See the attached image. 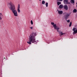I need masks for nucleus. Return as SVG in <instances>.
<instances>
[{
  "label": "nucleus",
  "instance_id": "obj_11",
  "mask_svg": "<svg viewBox=\"0 0 77 77\" xmlns=\"http://www.w3.org/2000/svg\"><path fill=\"white\" fill-rule=\"evenodd\" d=\"M59 8H60V9H62V8H63V5H59Z\"/></svg>",
  "mask_w": 77,
  "mask_h": 77
},
{
  "label": "nucleus",
  "instance_id": "obj_8",
  "mask_svg": "<svg viewBox=\"0 0 77 77\" xmlns=\"http://www.w3.org/2000/svg\"><path fill=\"white\" fill-rule=\"evenodd\" d=\"M63 8L65 10H68V6L67 5H65L64 6Z\"/></svg>",
  "mask_w": 77,
  "mask_h": 77
},
{
  "label": "nucleus",
  "instance_id": "obj_12",
  "mask_svg": "<svg viewBox=\"0 0 77 77\" xmlns=\"http://www.w3.org/2000/svg\"><path fill=\"white\" fill-rule=\"evenodd\" d=\"M77 33V29L76 30H75L74 32H73V35H75V33Z\"/></svg>",
  "mask_w": 77,
  "mask_h": 77
},
{
  "label": "nucleus",
  "instance_id": "obj_3",
  "mask_svg": "<svg viewBox=\"0 0 77 77\" xmlns=\"http://www.w3.org/2000/svg\"><path fill=\"white\" fill-rule=\"evenodd\" d=\"M54 27V29H56V30H57V32H59V34L60 35H64V34H65V33H63L62 32H59L58 30L59 29V28L57 27L56 26V24H55L54 25H53Z\"/></svg>",
  "mask_w": 77,
  "mask_h": 77
},
{
  "label": "nucleus",
  "instance_id": "obj_2",
  "mask_svg": "<svg viewBox=\"0 0 77 77\" xmlns=\"http://www.w3.org/2000/svg\"><path fill=\"white\" fill-rule=\"evenodd\" d=\"M9 5H10V9L11 11L15 10V6L14 4H13L12 2H10L9 3Z\"/></svg>",
  "mask_w": 77,
  "mask_h": 77
},
{
  "label": "nucleus",
  "instance_id": "obj_7",
  "mask_svg": "<svg viewBox=\"0 0 77 77\" xmlns=\"http://www.w3.org/2000/svg\"><path fill=\"white\" fill-rule=\"evenodd\" d=\"M68 0H64L63 2L65 5H67L68 4Z\"/></svg>",
  "mask_w": 77,
  "mask_h": 77
},
{
  "label": "nucleus",
  "instance_id": "obj_17",
  "mask_svg": "<svg viewBox=\"0 0 77 77\" xmlns=\"http://www.w3.org/2000/svg\"><path fill=\"white\" fill-rule=\"evenodd\" d=\"M72 25V22H71L70 23V24L69 25V27H71Z\"/></svg>",
  "mask_w": 77,
  "mask_h": 77
},
{
  "label": "nucleus",
  "instance_id": "obj_19",
  "mask_svg": "<svg viewBox=\"0 0 77 77\" xmlns=\"http://www.w3.org/2000/svg\"><path fill=\"white\" fill-rule=\"evenodd\" d=\"M76 29V28H73L72 29L73 31H74V32L75 31V29Z\"/></svg>",
  "mask_w": 77,
  "mask_h": 77
},
{
  "label": "nucleus",
  "instance_id": "obj_25",
  "mask_svg": "<svg viewBox=\"0 0 77 77\" xmlns=\"http://www.w3.org/2000/svg\"><path fill=\"white\" fill-rule=\"evenodd\" d=\"M67 4H70V2H67Z\"/></svg>",
  "mask_w": 77,
  "mask_h": 77
},
{
  "label": "nucleus",
  "instance_id": "obj_14",
  "mask_svg": "<svg viewBox=\"0 0 77 77\" xmlns=\"http://www.w3.org/2000/svg\"><path fill=\"white\" fill-rule=\"evenodd\" d=\"M73 13H76L77 12V10L76 9H74L73 11Z\"/></svg>",
  "mask_w": 77,
  "mask_h": 77
},
{
  "label": "nucleus",
  "instance_id": "obj_9",
  "mask_svg": "<svg viewBox=\"0 0 77 77\" xmlns=\"http://www.w3.org/2000/svg\"><path fill=\"white\" fill-rule=\"evenodd\" d=\"M3 18V14H2L0 13V20H2Z\"/></svg>",
  "mask_w": 77,
  "mask_h": 77
},
{
  "label": "nucleus",
  "instance_id": "obj_26",
  "mask_svg": "<svg viewBox=\"0 0 77 77\" xmlns=\"http://www.w3.org/2000/svg\"><path fill=\"white\" fill-rule=\"evenodd\" d=\"M5 59V58L4 57L3 59Z\"/></svg>",
  "mask_w": 77,
  "mask_h": 77
},
{
  "label": "nucleus",
  "instance_id": "obj_13",
  "mask_svg": "<svg viewBox=\"0 0 77 77\" xmlns=\"http://www.w3.org/2000/svg\"><path fill=\"white\" fill-rule=\"evenodd\" d=\"M74 0H71L70 2L71 3L73 4L74 3Z\"/></svg>",
  "mask_w": 77,
  "mask_h": 77
},
{
  "label": "nucleus",
  "instance_id": "obj_27",
  "mask_svg": "<svg viewBox=\"0 0 77 77\" xmlns=\"http://www.w3.org/2000/svg\"><path fill=\"white\" fill-rule=\"evenodd\" d=\"M39 0V1H40V2H41V0Z\"/></svg>",
  "mask_w": 77,
  "mask_h": 77
},
{
  "label": "nucleus",
  "instance_id": "obj_1",
  "mask_svg": "<svg viewBox=\"0 0 77 77\" xmlns=\"http://www.w3.org/2000/svg\"><path fill=\"white\" fill-rule=\"evenodd\" d=\"M36 35H37L36 32L34 33L33 32L32 33H31L29 36V42H27V43L29 44H32L31 42H32V43L36 42V41L35 36H36Z\"/></svg>",
  "mask_w": 77,
  "mask_h": 77
},
{
  "label": "nucleus",
  "instance_id": "obj_20",
  "mask_svg": "<svg viewBox=\"0 0 77 77\" xmlns=\"http://www.w3.org/2000/svg\"><path fill=\"white\" fill-rule=\"evenodd\" d=\"M31 23L32 25H33V21H32V20H31Z\"/></svg>",
  "mask_w": 77,
  "mask_h": 77
},
{
  "label": "nucleus",
  "instance_id": "obj_6",
  "mask_svg": "<svg viewBox=\"0 0 77 77\" xmlns=\"http://www.w3.org/2000/svg\"><path fill=\"white\" fill-rule=\"evenodd\" d=\"M69 14H67L65 15V19H66V21H67V18H68V17H69Z\"/></svg>",
  "mask_w": 77,
  "mask_h": 77
},
{
  "label": "nucleus",
  "instance_id": "obj_10",
  "mask_svg": "<svg viewBox=\"0 0 77 77\" xmlns=\"http://www.w3.org/2000/svg\"><path fill=\"white\" fill-rule=\"evenodd\" d=\"M58 13L59 15H61L63 14V11H58Z\"/></svg>",
  "mask_w": 77,
  "mask_h": 77
},
{
  "label": "nucleus",
  "instance_id": "obj_21",
  "mask_svg": "<svg viewBox=\"0 0 77 77\" xmlns=\"http://www.w3.org/2000/svg\"><path fill=\"white\" fill-rule=\"evenodd\" d=\"M51 24L52 25H54L55 24H54V23L53 22H51Z\"/></svg>",
  "mask_w": 77,
  "mask_h": 77
},
{
  "label": "nucleus",
  "instance_id": "obj_15",
  "mask_svg": "<svg viewBox=\"0 0 77 77\" xmlns=\"http://www.w3.org/2000/svg\"><path fill=\"white\" fill-rule=\"evenodd\" d=\"M61 4V2H57V5L58 6H59Z\"/></svg>",
  "mask_w": 77,
  "mask_h": 77
},
{
  "label": "nucleus",
  "instance_id": "obj_5",
  "mask_svg": "<svg viewBox=\"0 0 77 77\" xmlns=\"http://www.w3.org/2000/svg\"><path fill=\"white\" fill-rule=\"evenodd\" d=\"M20 4H18V7H17V12L19 13H20Z\"/></svg>",
  "mask_w": 77,
  "mask_h": 77
},
{
  "label": "nucleus",
  "instance_id": "obj_18",
  "mask_svg": "<svg viewBox=\"0 0 77 77\" xmlns=\"http://www.w3.org/2000/svg\"><path fill=\"white\" fill-rule=\"evenodd\" d=\"M48 3L47 2H46L45 4V5L46 6V7H48Z\"/></svg>",
  "mask_w": 77,
  "mask_h": 77
},
{
  "label": "nucleus",
  "instance_id": "obj_16",
  "mask_svg": "<svg viewBox=\"0 0 77 77\" xmlns=\"http://www.w3.org/2000/svg\"><path fill=\"white\" fill-rule=\"evenodd\" d=\"M45 1H42V5H44V4H45Z\"/></svg>",
  "mask_w": 77,
  "mask_h": 77
},
{
  "label": "nucleus",
  "instance_id": "obj_4",
  "mask_svg": "<svg viewBox=\"0 0 77 77\" xmlns=\"http://www.w3.org/2000/svg\"><path fill=\"white\" fill-rule=\"evenodd\" d=\"M13 13H14V16L16 17H17L18 16V14H17V10H12V11Z\"/></svg>",
  "mask_w": 77,
  "mask_h": 77
},
{
  "label": "nucleus",
  "instance_id": "obj_24",
  "mask_svg": "<svg viewBox=\"0 0 77 77\" xmlns=\"http://www.w3.org/2000/svg\"><path fill=\"white\" fill-rule=\"evenodd\" d=\"M57 1H60V2H62L63 1V0H57Z\"/></svg>",
  "mask_w": 77,
  "mask_h": 77
},
{
  "label": "nucleus",
  "instance_id": "obj_22",
  "mask_svg": "<svg viewBox=\"0 0 77 77\" xmlns=\"http://www.w3.org/2000/svg\"><path fill=\"white\" fill-rule=\"evenodd\" d=\"M67 21V23H69L70 22V21L69 20H68Z\"/></svg>",
  "mask_w": 77,
  "mask_h": 77
},
{
  "label": "nucleus",
  "instance_id": "obj_28",
  "mask_svg": "<svg viewBox=\"0 0 77 77\" xmlns=\"http://www.w3.org/2000/svg\"><path fill=\"white\" fill-rule=\"evenodd\" d=\"M60 36H61V35H60Z\"/></svg>",
  "mask_w": 77,
  "mask_h": 77
},
{
  "label": "nucleus",
  "instance_id": "obj_23",
  "mask_svg": "<svg viewBox=\"0 0 77 77\" xmlns=\"http://www.w3.org/2000/svg\"><path fill=\"white\" fill-rule=\"evenodd\" d=\"M30 28L32 30V29H33V27H30Z\"/></svg>",
  "mask_w": 77,
  "mask_h": 77
}]
</instances>
